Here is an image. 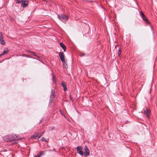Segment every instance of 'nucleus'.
<instances>
[{"mask_svg":"<svg viewBox=\"0 0 157 157\" xmlns=\"http://www.w3.org/2000/svg\"><path fill=\"white\" fill-rule=\"evenodd\" d=\"M44 132H42L41 133H40V135L39 136V137H40L43 134Z\"/></svg>","mask_w":157,"mask_h":157,"instance_id":"b1692460","label":"nucleus"},{"mask_svg":"<svg viewBox=\"0 0 157 157\" xmlns=\"http://www.w3.org/2000/svg\"><path fill=\"white\" fill-rule=\"evenodd\" d=\"M37 135V134L35 133L34 135H33L32 136L31 138L35 139L36 137H37V136H38Z\"/></svg>","mask_w":157,"mask_h":157,"instance_id":"2eb2a0df","label":"nucleus"},{"mask_svg":"<svg viewBox=\"0 0 157 157\" xmlns=\"http://www.w3.org/2000/svg\"><path fill=\"white\" fill-rule=\"evenodd\" d=\"M140 15L143 19V20L147 23H149L148 20L147 18L146 17L142 11L140 12Z\"/></svg>","mask_w":157,"mask_h":157,"instance_id":"20e7f679","label":"nucleus"},{"mask_svg":"<svg viewBox=\"0 0 157 157\" xmlns=\"http://www.w3.org/2000/svg\"><path fill=\"white\" fill-rule=\"evenodd\" d=\"M22 56H26L27 57H31L30 56L27 54H23Z\"/></svg>","mask_w":157,"mask_h":157,"instance_id":"a211bd4d","label":"nucleus"},{"mask_svg":"<svg viewBox=\"0 0 157 157\" xmlns=\"http://www.w3.org/2000/svg\"><path fill=\"white\" fill-rule=\"evenodd\" d=\"M70 99L71 100H72V98L71 97V95H70Z\"/></svg>","mask_w":157,"mask_h":157,"instance_id":"a878e982","label":"nucleus"},{"mask_svg":"<svg viewBox=\"0 0 157 157\" xmlns=\"http://www.w3.org/2000/svg\"><path fill=\"white\" fill-rule=\"evenodd\" d=\"M84 150L85 152L83 153L82 151L83 148L80 146H78L76 148V149L78 152L81 155H83L85 156H87L90 155V151L87 147L85 146L84 147Z\"/></svg>","mask_w":157,"mask_h":157,"instance_id":"f257e3e1","label":"nucleus"},{"mask_svg":"<svg viewBox=\"0 0 157 157\" xmlns=\"http://www.w3.org/2000/svg\"><path fill=\"white\" fill-rule=\"evenodd\" d=\"M0 40L1 41V44H2L4 45L5 44V42L3 37V34L1 32H0Z\"/></svg>","mask_w":157,"mask_h":157,"instance_id":"0eeeda50","label":"nucleus"},{"mask_svg":"<svg viewBox=\"0 0 157 157\" xmlns=\"http://www.w3.org/2000/svg\"><path fill=\"white\" fill-rule=\"evenodd\" d=\"M36 134H37V136H37V137H38V138H40V137L39 136L40 135V133H39L38 132H37L36 133Z\"/></svg>","mask_w":157,"mask_h":157,"instance_id":"5701e85b","label":"nucleus"},{"mask_svg":"<svg viewBox=\"0 0 157 157\" xmlns=\"http://www.w3.org/2000/svg\"><path fill=\"white\" fill-rule=\"evenodd\" d=\"M41 157V155H40V154L39 153L36 156H34V157Z\"/></svg>","mask_w":157,"mask_h":157,"instance_id":"412c9836","label":"nucleus"},{"mask_svg":"<svg viewBox=\"0 0 157 157\" xmlns=\"http://www.w3.org/2000/svg\"><path fill=\"white\" fill-rule=\"evenodd\" d=\"M40 155H41V156L43 155H44L45 154V151H41L39 152Z\"/></svg>","mask_w":157,"mask_h":157,"instance_id":"4468645a","label":"nucleus"},{"mask_svg":"<svg viewBox=\"0 0 157 157\" xmlns=\"http://www.w3.org/2000/svg\"><path fill=\"white\" fill-rule=\"evenodd\" d=\"M20 138H19L18 136L14 135L12 137V138L10 139H7L6 137H4V140L6 142H9L13 140H17L19 139Z\"/></svg>","mask_w":157,"mask_h":157,"instance_id":"f03ea898","label":"nucleus"},{"mask_svg":"<svg viewBox=\"0 0 157 157\" xmlns=\"http://www.w3.org/2000/svg\"><path fill=\"white\" fill-rule=\"evenodd\" d=\"M61 85L63 87L64 90L66 91L67 90L65 82L64 81H62L61 83Z\"/></svg>","mask_w":157,"mask_h":157,"instance_id":"9d476101","label":"nucleus"},{"mask_svg":"<svg viewBox=\"0 0 157 157\" xmlns=\"http://www.w3.org/2000/svg\"><path fill=\"white\" fill-rule=\"evenodd\" d=\"M22 1L23 0H17L16 1V3L18 4L21 3V2L22 3Z\"/></svg>","mask_w":157,"mask_h":157,"instance_id":"dca6fc26","label":"nucleus"},{"mask_svg":"<svg viewBox=\"0 0 157 157\" xmlns=\"http://www.w3.org/2000/svg\"><path fill=\"white\" fill-rule=\"evenodd\" d=\"M118 54V56H120L121 54V50L120 49H119L117 52Z\"/></svg>","mask_w":157,"mask_h":157,"instance_id":"aec40b11","label":"nucleus"},{"mask_svg":"<svg viewBox=\"0 0 157 157\" xmlns=\"http://www.w3.org/2000/svg\"><path fill=\"white\" fill-rule=\"evenodd\" d=\"M60 46L63 49L64 52L66 51V47L65 45H64L63 43L61 42L60 43Z\"/></svg>","mask_w":157,"mask_h":157,"instance_id":"9b49d317","label":"nucleus"},{"mask_svg":"<svg viewBox=\"0 0 157 157\" xmlns=\"http://www.w3.org/2000/svg\"><path fill=\"white\" fill-rule=\"evenodd\" d=\"M8 52H9V50H8V48H5L4 49V50L3 51V52L2 53H1V54H0V57L1 56L5 55V54H7V53H8Z\"/></svg>","mask_w":157,"mask_h":157,"instance_id":"1a4fd4ad","label":"nucleus"},{"mask_svg":"<svg viewBox=\"0 0 157 157\" xmlns=\"http://www.w3.org/2000/svg\"><path fill=\"white\" fill-rule=\"evenodd\" d=\"M55 94V91L54 90H52L51 91V97L53 98Z\"/></svg>","mask_w":157,"mask_h":157,"instance_id":"f8f14e48","label":"nucleus"},{"mask_svg":"<svg viewBox=\"0 0 157 157\" xmlns=\"http://www.w3.org/2000/svg\"><path fill=\"white\" fill-rule=\"evenodd\" d=\"M41 157V155H40V154L39 153L36 156H34V157Z\"/></svg>","mask_w":157,"mask_h":157,"instance_id":"4be33fe9","label":"nucleus"},{"mask_svg":"<svg viewBox=\"0 0 157 157\" xmlns=\"http://www.w3.org/2000/svg\"><path fill=\"white\" fill-rule=\"evenodd\" d=\"M59 56L60 57L61 60L62 61H64L65 60L64 55L63 52H60L59 53Z\"/></svg>","mask_w":157,"mask_h":157,"instance_id":"423d86ee","label":"nucleus"},{"mask_svg":"<svg viewBox=\"0 0 157 157\" xmlns=\"http://www.w3.org/2000/svg\"><path fill=\"white\" fill-rule=\"evenodd\" d=\"M54 129V127H53L51 129V130H53Z\"/></svg>","mask_w":157,"mask_h":157,"instance_id":"bb28decb","label":"nucleus"},{"mask_svg":"<svg viewBox=\"0 0 157 157\" xmlns=\"http://www.w3.org/2000/svg\"><path fill=\"white\" fill-rule=\"evenodd\" d=\"M58 17L59 19L61 21H62L63 20L66 21L68 18L67 16L64 14L58 15Z\"/></svg>","mask_w":157,"mask_h":157,"instance_id":"7ed1b4c3","label":"nucleus"},{"mask_svg":"<svg viewBox=\"0 0 157 157\" xmlns=\"http://www.w3.org/2000/svg\"><path fill=\"white\" fill-rule=\"evenodd\" d=\"M143 113L146 115V117L148 119L149 118L150 111L149 109L146 108L144 110Z\"/></svg>","mask_w":157,"mask_h":157,"instance_id":"39448f33","label":"nucleus"},{"mask_svg":"<svg viewBox=\"0 0 157 157\" xmlns=\"http://www.w3.org/2000/svg\"><path fill=\"white\" fill-rule=\"evenodd\" d=\"M63 64V66L66 68H67L68 67V65L67 63H66V62L65 61V60H64V61H62Z\"/></svg>","mask_w":157,"mask_h":157,"instance_id":"ddd939ff","label":"nucleus"},{"mask_svg":"<svg viewBox=\"0 0 157 157\" xmlns=\"http://www.w3.org/2000/svg\"><path fill=\"white\" fill-rule=\"evenodd\" d=\"M52 82H53L54 83L55 82V79L54 76L53 75H52Z\"/></svg>","mask_w":157,"mask_h":157,"instance_id":"6ab92c4d","label":"nucleus"},{"mask_svg":"<svg viewBox=\"0 0 157 157\" xmlns=\"http://www.w3.org/2000/svg\"><path fill=\"white\" fill-rule=\"evenodd\" d=\"M29 52H30L32 54V55H34V56H36L35 55V53L34 52H32V51H30Z\"/></svg>","mask_w":157,"mask_h":157,"instance_id":"393cba45","label":"nucleus"},{"mask_svg":"<svg viewBox=\"0 0 157 157\" xmlns=\"http://www.w3.org/2000/svg\"><path fill=\"white\" fill-rule=\"evenodd\" d=\"M28 4V2L27 1H22L21 6L24 7H27Z\"/></svg>","mask_w":157,"mask_h":157,"instance_id":"6e6552de","label":"nucleus"},{"mask_svg":"<svg viewBox=\"0 0 157 157\" xmlns=\"http://www.w3.org/2000/svg\"><path fill=\"white\" fill-rule=\"evenodd\" d=\"M41 140L42 141H44L45 142H47V140L46 139L44 138V137H42L41 139Z\"/></svg>","mask_w":157,"mask_h":157,"instance_id":"f3484780","label":"nucleus"}]
</instances>
